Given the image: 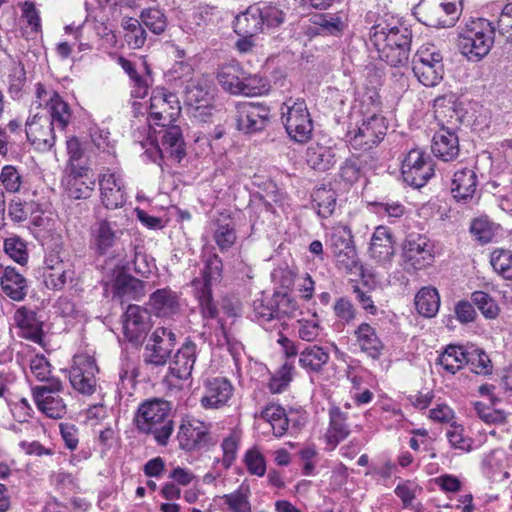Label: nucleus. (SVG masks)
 <instances>
[{
	"label": "nucleus",
	"mask_w": 512,
	"mask_h": 512,
	"mask_svg": "<svg viewBox=\"0 0 512 512\" xmlns=\"http://www.w3.org/2000/svg\"><path fill=\"white\" fill-rule=\"evenodd\" d=\"M192 74V67L184 62L176 63L172 69L173 79L185 84V102L195 109L194 117L206 122L208 117L213 116L215 110L211 105L213 85L208 78L204 76L193 78Z\"/></svg>",
	"instance_id": "1"
},
{
	"label": "nucleus",
	"mask_w": 512,
	"mask_h": 512,
	"mask_svg": "<svg viewBox=\"0 0 512 512\" xmlns=\"http://www.w3.org/2000/svg\"><path fill=\"white\" fill-rule=\"evenodd\" d=\"M370 40L379 59L390 66L400 67L408 62L411 38L406 28L377 25Z\"/></svg>",
	"instance_id": "2"
},
{
	"label": "nucleus",
	"mask_w": 512,
	"mask_h": 512,
	"mask_svg": "<svg viewBox=\"0 0 512 512\" xmlns=\"http://www.w3.org/2000/svg\"><path fill=\"white\" fill-rule=\"evenodd\" d=\"M171 406L162 399L143 402L136 414V427L144 434L152 435L158 445L166 446L174 431V422L170 418Z\"/></svg>",
	"instance_id": "3"
},
{
	"label": "nucleus",
	"mask_w": 512,
	"mask_h": 512,
	"mask_svg": "<svg viewBox=\"0 0 512 512\" xmlns=\"http://www.w3.org/2000/svg\"><path fill=\"white\" fill-rule=\"evenodd\" d=\"M495 37V28L486 19L473 20L460 34L458 47L470 61H479L491 50Z\"/></svg>",
	"instance_id": "4"
},
{
	"label": "nucleus",
	"mask_w": 512,
	"mask_h": 512,
	"mask_svg": "<svg viewBox=\"0 0 512 512\" xmlns=\"http://www.w3.org/2000/svg\"><path fill=\"white\" fill-rule=\"evenodd\" d=\"M222 273V260L217 254L212 253L204 260V268L202 271L203 278H195L191 282L194 295L198 300L204 319H215L218 315V309L212 298L211 284L220 281Z\"/></svg>",
	"instance_id": "5"
},
{
	"label": "nucleus",
	"mask_w": 512,
	"mask_h": 512,
	"mask_svg": "<svg viewBox=\"0 0 512 512\" xmlns=\"http://www.w3.org/2000/svg\"><path fill=\"white\" fill-rule=\"evenodd\" d=\"M281 121L290 139L296 143H307L313 132V121L307 104L302 98H288L281 105Z\"/></svg>",
	"instance_id": "6"
},
{
	"label": "nucleus",
	"mask_w": 512,
	"mask_h": 512,
	"mask_svg": "<svg viewBox=\"0 0 512 512\" xmlns=\"http://www.w3.org/2000/svg\"><path fill=\"white\" fill-rule=\"evenodd\" d=\"M412 65L414 75L426 87H434L443 79V57L432 44L423 45L418 49L413 57Z\"/></svg>",
	"instance_id": "7"
},
{
	"label": "nucleus",
	"mask_w": 512,
	"mask_h": 512,
	"mask_svg": "<svg viewBox=\"0 0 512 512\" xmlns=\"http://www.w3.org/2000/svg\"><path fill=\"white\" fill-rule=\"evenodd\" d=\"M35 96L38 106H44L51 124L59 131H64L72 121L73 113L69 104L53 89L43 84L35 85Z\"/></svg>",
	"instance_id": "8"
},
{
	"label": "nucleus",
	"mask_w": 512,
	"mask_h": 512,
	"mask_svg": "<svg viewBox=\"0 0 512 512\" xmlns=\"http://www.w3.org/2000/svg\"><path fill=\"white\" fill-rule=\"evenodd\" d=\"M401 173L405 183L421 188L434 175L433 160L423 150L411 149L402 161Z\"/></svg>",
	"instance_id": "9"
},
{
	"label": "nucleus",
	"mask_w": 512,
	"mask_h": 512,
	"mask_svg": "<svg viewBox=\"0 0 512 512\" xmlns=\"http://www.w3.org/2000/svg\"><path fill=\"white\" fill-rule=\"evenodd\" d=\"M222 87L233 94L256 95L261 93V77L242 70L238 64L223 66L217 74Z\"/></svg>",
	"instance_id": "10"
},
{
	"label": "nucleus",
	"mask_w": 512,
	"mask_h": 512,
	"mask_svg": "<svg viewBox=\"0 0 512 512\" xmlns=\"http://www.w3.org/2000/svg\"><path fill=\"white\" fill-rule=\"evenodd\" d=\"M327 243L340 269L351 272L358 266L359 259L353 244L352 233L347 226H334Z\"/></svg>",
	"instance_id": "11"
},
{
	"label": "nucleus",
	"mask_w": 512,
	"mask_h": 512,
	"mask_svg": "<svg viewBox=\"0 0 512 512\" xmlns=\"http://www.w3.org/2000/svg\"><path fill=\"white\" fill-rule=\"evenodd\" d=\"M102 282L111 286L113 297L121 301L139 300L145 295L144 282L127 274L119 265L105 271Z\"/></svg>",
	"instance_id": "12"
},
{
	"label": "nucleus",
	"mask_w": 512,
	"mask_h": 512,
	"mask_svg": "<svg viewBox=\"0 0 512 512\" xmlns=\"http://www.w3.org/2000/svg\"><path fill=\"white\" fill-rule=\"evenodd\" d=\"M180 113V101L176 94L164 88H156L152 91L149 115L155 125H170L178 119Z\"/></svg>",
	"instance_id": "13"
},
{
	"label": "nucleus",
	"mask_w": 512,
	"mask_h": 512,
	"mask_svg": "<svg viewBox=\"0 0 512 512\" xmlns=\"http://www.w3.org/2000/svg\"><path fill=\"white\" fill-rule=\"evenodd\" d=\"M179 448L191 452L207 448L212 444L210 426L192 417H184L176 435Z\"/></svg>",
	"instance_id": "14"
},
{
	"label": "nucleus",
	"mask_w": 512,
	"mask_h": 512,
	"mask_svg": "<svg viewBox=\"0 0 512 512\" xmlns=\"http://www.w3.org/2000/svg\"><path fill=\"white\" fill-rule=\"evenodd\" d=\"M99 368L95 359L88 354H77L69 370V380L72 387L83 395H92L96 391V374Z\"/></svg>",
	"instance_id": "15"
},
{
	"label": "nucleus",
	"mask_w": 512,
	"mask_h": 512,
	"mask_svg": "<svg viewBox=\"0 0 512 512\" xmlns=\"http://www.w3.org/2000/svg\"><path fill=\"white\" fill-rule=\"evenodd\" d=\"M62 390L63 384L59 379L34 387L33 398L38 409L50 418L61 419L67 411L66 403L60 395Z\"/></svg>",
	"instance_id": "16"
},
{
	"label": "nucleus",
	"mask_w": 512,
	"mask_h": 512,
	"mask_svg": "<svg viewBox=\"0 0 512 512\" xmlns=\"http://www.w3.org/2000/svg\"><path fill=\"white\" fill-rule=\"evenodd\" d=\"M175 344L176 334L171 328H156L145 346L144 361L155 366L165 365Z\"/></svg>",
	"instance_id": "17"
},
{
	"label": "nucleus",
	"mask_w": 512,
	"mask_h": 512,
	"mask_svg": "<svg viewBox=\"0 0 512 512\" xmlns=\"http://www.w3.org/2000/svg\"><path fill=\"white\" fill-rule=\"evenodd\" d=\"M387 126L382 116L373 114L350 132L349 143L356 151H367L377 145L386 134Z\"/></svg>",
	"instance_id": "18"
},
{
	"label": "nucleus",
	"mask_w": 512,
	"mask_h": 512,
	"mask_svg": "<svg viewBox=\"0 0 512 512\" xmlns=\"http://www.w3.org/2000/svg\"><path fill=\"white\" fill-rule=\"evenodd\" d=\"M55 130L47 115L36 113L28 117L25 124V132L28 141L35 149L46 152L52 149L56 142Z\"/></svg>",
	"instance_id": "19"
},
{
	"label": "nucleus",
	"mask_w": 512,
	"mask_h": 512,
	"mask_svg": "<svg viewBox=\"0 0 512 512\" xmlns=\"http://www.w3.org/2000/svg\"><path fill=\"white\" fill-rule=\"evenodd\" d=\"M237 128L250 134L263 130L270 119L269 107L253 102H243L237 105Z\"/></svg>",
	"instance_id": "20"
},
{
	"label": "nucleus",
	"mask_w": 512,
	"mask_h": 512,
	"mask_svg": "<svg viewBox=\"0 0 512 512\" xmlns=\"http://www.w3.org/2000/svg\"><path fill=\"white\" fill-rule=\"evenodd\" d=\"M234 392L231 382L223 377L208 378L203 382L200 405L206 410L221 409L226 406Z\"/></svg>",
	"instance_id": "21"
},
{
	"label": "nucleus",
	"mask_w": 512,
	"mask_h": 512,
	"mask_svg": "<svg viewBox=\"0 0 512 512\" xmlns=\"http://www.w3.org/2000/svg\"><path fill=\"white\" fill-rule=\"evenodd\" d=\"M101 202L107 209L122 207L127 199L122 176L107 170L99 177Z\"/></svg>",
	"instance_id": "22"
},
{
	"label": "nucleus",
	"mask_w": 512,
	"mask_h": 512,
	"mask_svg": "<svg viewBox=\"0 0 512 512\" xmlns=\"http://www.w3.org/2000/svg\"><path fill=\"white\" fill-rule=\"evenodd\" d=\"M149 329L150 315L148 311L138 305H129L123 319L125 338L133 344H139Z\"/></svg>",
	"instance_id": "23"
},
{
	"label": "nucleus",
	"mask_w": 512,
	"mask_h": 512,
	"mask_svg": "<svg viewBox=\"0 0 512 512\" xmlns=\"http://www.w3.org/2000/svg\"><path fill=\"white\" fill-rule=\"evenodd\" d=\"M122 235L123 231L116 222H111L107 219H99L91 226V244L99 255L107 254L120 240Z\"/></svg>",
	"instance_id": "24"
},
{
	"label": "nucleus",
	"mask_w": 512,
	"mask_h": 512,
	"mask_svg": "<svg viewBox=\"0 0 512 512\" xmlns=\"http://www.w3.org/2000/svg\"><path fill=\"white\" fill-rule=\"evenodd\" d=\"M403 258L413 269L420 270L433 260L432 248L426 237L410 235L405 241Z\"/></svg>",
	"instance_id": "25"
},
{
	"label": "nucleus",
	"mask_w": 512,
	"mask_h": 512,
	"mask_svg": "<svg viewBox=\"0 0 512 512\" xmlns=\"http://www.w3.org/2000/svg\"><path fill=\"white\" fill-rule=\"evenodd\" d=\"M368 252L370 257L381 265L391 263L395 254V241L389 228L382 225L375 228Z\"/></svg>",
	"instance_id": "26"
},
{
	"label": "nucleus",
	"mask_w": 512,
	"mask_h": 512,
	"mask_svg": "<svg viewBox=\"0 0 512 512\" xmlns=\"http://www.w3.org/2000/svg\"><path fill=\"white\" fill-rule=\"evenodd\" d=\"M328 414L329 425L324 439L329 448L334 450L339 443L347 439L351 434L349 415L337 406L331 407Z\"/></svg>",
	"instance_id": "27"
},
{
	"label": "nucleus",
	"mask_w": 512,
	"mask_h": 512,
	"mask_svg": "<svg viewBox=\"0 0 512 512\" xmlns=\"http://www.w3.org/2000/svg\"><path fill=\"white\" fill-rule=\"evenodd\" d=\"M355 345L370 358L377 360L383 354L384 343L377 334L376 329L369 323L363 322L353 332Z\"/></svg>",
	"instance_id": "28"
},
{
	"label": "nucleus",
	"mask_w": 512,
	"mask_h": 512,
	"mask_svg": "<svg viewBox=\"0 0 512 512\" xmlns=\"http://www.w3.org/2000/svg\"><path fill=\"white\" fill-rule=\"evenodd\" d=\"M313 27L310 28L314 35L341 36L348 26L345 13H320L312 17Z\"/></svg>",
	"instance_id": "29"
},
{
	"label": "nucleus",
	"mask_w": 512,
	"mask_h": 512,
	"mask_svg": "<svg viewBox=\"0 0 512 512\" xmlns=\"http://www.w3.org/2000/svg\"><path fill=\"white\" fill-rule=\"evenodd\" d=\"M196 357V344L191 341L185 342L171 361L169 373L180 380L188 379L192 374Z\"/></svg>",
	"instance_id": "30"
},
{
	"label": "nucleus",
	"mask_w": 512,
	"mask_h": 512,
	"mask_svg": "<svg viewBox=\"0 0 512 512\" xmlns=\"http://www.w3.org/2000/svg\"><path fill=\"white\" fill-rule=\"evenodd\" d=\"M337 159V149L331 145L313 143L306 151L307 163L316 171L330 170L336 164Z\"/></svg>",
	"instance_id": "31"
},
{
	"label": "nucleus",
	"mask_w": 512,
	"mask_h": 512,
	"mask_svg": "<svg viewBox=\"0 0 512 512\" xmlns=\"http://www.w3.org/2000/svg\"><path fill=\"white\" fill-rule=\"evenodd\" d=\"M477 175L474 170L462 167L455 171L451 181V192L457 201L466 202L475 194Z\"/></svg>",
	"instance_id": "32"
},
{
	"label": "nucleus",
	"mask_w": 512,
	"mask_h": 512,
	"mask_svg": "<svg viewBox=\"0 0 512 512\" xmlns=\"http://www.w3.org/2000/svg\"><path fill=\"white\" fill-rule=\"evenodd\" d=\"M442 3L434 0H421L414 8V14L420 22L429 27H451V21L444 20Z\"/></svg>",
	"instance_id": "33"
},
{
	"label": "nucleus",
	"mask_w": 512,
	"mask_h": 512,
	"mask_svg": "<svg viewBox=\"0 0 512 512\" xmlns=\"http://www.w3.org/2000/svg\"><path fill=\"white\" fill-rule=\"evenodd\" d=\"M431 149L437 158L445 162L452 161L460 152L458 136L452 131L441 129L433 136Z\"/></svg>",
	"instance_id": "34"
},
{
	"label": "nucleus",
	"mask_w": 512,
	"mask_h": 512,
	"mask_svg": "<svg viewBox=\"0 0 512 512\" xmlns=\"http://www.w3.org/2000/svg\"><path fill=\"white\" fill-rule=\"evenodd\" d=\"M267 423L276 437L283 436L289 426L285 409L275 403L266 405L259 415L255 416Z\"/></svg>",
	"instance_id": "35"
},
{
	"label": "nucleus",
	"mask_w": 512,
	"mask_h": 512,
	"mask_svg": "<svg viewBox=\"0 0 512 512\" xmlns=\"http://www.w3.org/2000/svg\"><path fill=\"white\" fill-rule=\"evenodd\" d=\"M3 292L15 301H21L27 294L25 278L10 266L6 267L0 279Z\"/></svg>",
	"instance_id": "36"
},
{
	"label": "nucleus",
	"mask_w": 512,
	"mask_h": 512,
	"mask_svg": "<svg viewBox=\"0 0 512 512\" xmlns=\"http://www.w3.org/2000/svg\"><path fill=\"white\" fill-rule=\"evenodd\" d=\"M330 359L328 351L318 345H311L301 351L299 364L308 373H320Z\"/></svg>",
	"instance_id": "37"
},
{
	"label": "nucleus",
	"mask_w": 512,
	"mask_h": 512,
	"mask_svg": "<svg viewBox=\"0 0 512 512\" xmlns=\"http://www.w3.org/2000/svg\"><path fill=\"white\" fill-rule=\"evenodd\" d=\"M161 145L171 156L181 159L185 155L184 140L181 128L174 123L161 126Z\"/></svg>",
	"instance_id": "38"
},
{
	"label": "nucleus",
	"mask_w": 512,
	"mask_h": 512,
	"mask_svg": "<svg viewBox=\"0 0 512 512\" xmlns=\"http://www.w3.org/2000/svg\"><path fill=\"white\" fill-rule=\"evenodd\" d=\"M149 304L158 316H168L178 309V296L169 288L158 289L150 295Z\"/></svg>",
	"instance_id": "39"
},
{
	"label": "nucleus",
	"mask_w": 512,
	"mask_h": 512,
	"mask_svg": "<svg viewBox=\"0 0 512 512\" xmlns=\"http://www.w3.org/2000/svg\"><path fill=\"white\" fill-rule=\"evenodd\" d=\"M415 306L420 315L434 317L440 307L438 291L432 287L421 288L415 296Z\"/></svg>",
	"instance_id": "40"
},
{
	"label": "nucleus",
	"mask_w": 512,
	"mask_h": 512,
	"mask_svg": "<svg viewBox=\"0 0 512 512\" xmlns=\"http://www.w3.org/2000/svg\"><path fill=\"white\" fill-rule=\"evenodd\" d=\"M312 202L317 214L322 218H328L336 209L337 194L330 187H318L312 193Z\"/></svg>",
	"instance_id": "41"
},
{
	"label": "nucleus",
	"mask_w": 512,
	"mask_h": 512,
	"mask_svg": "<svg viewBox=\"0 0 512 512\" xmlns=\"http://www.w3.org/2000/svg\"><path fill=\"white\" fill-rule=\"evenodd\" d=\"M95 181L81 174H70L67 177L65 191L69 198L87 199L92 195Z\"/></svg>",
	"instance_id": "42"
},
{
	"label": "nucleus",
	"mask_w": 512,
	"mask_h": 512,
	"mask_svg": "<svg viewBox=\"0 0 512 512\" xmlns=\"http://www.w3.org/2000/svg\"><path fill=\"white\" fill-rule=\"evenodd\" d=\"M15 319L17 325L22 329L23 336L34 342H40L42 339V322L36 318L34 312L25 309H19L16 312Z\"/></svg>",
	"instance_id": "43"
},
{
	"label": "nucleus",
	"mask_w": 512,
	"mask_h": 512,
	"mask_svg": "<svg viewBox=\"0 0 512 512\" xmlns=\"http://www.w3.org/2000/svg\"><path fill=\"white\" fill-rule=\"evenodd\" d=\"M466 349L462 346L448 345L439 355L437 364L447 373L454 375L465 365Z\"/></svg>",
	"instance_id": "44"
},
{
	"label": "nucleus",
	"mask_w": 512,
	"mask_h": 512,
	"mask_svg": "<svg viewBox=\"0 0 512 512\" xmlns=\"http://www.w3.org/2000/svg\"><path fill=\"white\" fill-rule=\"evenodd\" d=\"M260 15L258 5L248 7L241 16L237 17L236 31L250 37L263 31Z\"/></svg>",
	"instance_id": "45"
},
{
	"label": "nucleus",
	"mask_w": 512,
	"mask_h": 512,
	"mask_svg": "<svg viewBox=\"0 0 512 512\" xmlns=\"http://www.w3.org/2000/svg\"><path fill=\"white\" fill-rule=\"evenodd\" d=\"M251 491L247 484H241L235 491L225 494L222 499L231 512H251Z\"/></svg>",
	"instance_id": "46"
},
{
	"label": "nucleus",
	"mask_w": 512,
	"mask_h": 512,
	"mask_svg": "<svg viewBox=\"0 0 512 512\" xmlns=\"http://www.w3.org/2000/svg\"><path fill=\"white\" fill-rule=\"evenodd\" d=\"M53 270L44 272V283L54 290L62 289L68 280H72L74 271L66 263H58Z\"/></svg>",
	"instance_id": "47"
},
{
	"label": "nucleus",
	"mask_w": 512,
	"mask_h": 512,
	"mask_svg": "<svg viewBox=\"0 0 512 512\" xmlns=\"http://www.w3.org/2000/svg\"><path fill=\"white\" fill-rule=\"evenodd\" d=\"M464 427L455 422L451 423L446 431V437L453 449L461 452H470L473 446V439L465 435Z\"/></svg>",
	"instance_id": "48"
},
{
	"label": "nucleus",
	"mask_w": 512,
	"mask_h": 512,
	"mask_svg": "<svg viewBox=\"0 0 512 512\" xmlns=\"http://www.w3.org/2000/svg\"><path fill=\"white\" fill-rule=\"evenodd\" d=\"M465 358V365L469 366L473 373L483 375L490 373L491 361L484 351L478 348L468 349Z\"/></svg>",
	"instance_id": "49"
},
{
	"label": "nucleus",
	"mask_w": 512,
	"mask_h": 512,
	"mask_svg": "<svg viewBox=\"0 0 512 512\" xmlns=\"http://www.w3.org/2000/svg\"><path fill=\"white\" fill-rule=\"evenodd\" d=\"M8 92L12 98H20L26 84V71L22 63L13 62L7 76Z\"/></svg>",
	"instance_id": "50"
},
{
	"label": "nucleus",
	"mask_w": 512,
	"mask_h": 512,
	"mask_svg": "<svg viewBox=\"0 0 512 512\" xmlns=\"http://www.w3.org/2000/svg\"><path fill=\"white\" fill-rule=\"evenodd\" d=\"M141 23L154 34H161L167 27V18L158 8H147L141 12Z\"/></svg>",
	"instance_id": "51"
},
{
	"label": "nucleus",
	"mask_w": 512,
	"mask_h": 512,
	"mask_svg": "<svg viewBox=\"0 0 512 512\" xmlns=\"http://www.w3.org/2000/svg\"><path fill=\"white\" fill-rule=\"evenodd\" d=\"M493 269L505 279L512 280V252L504 249L495 250L491 254Z\"/></svg>",
	"instance_id": "52"
},
{
	"label": "nucleus",
	"mask_w": 512,
	"mask_h": 512,
	"mask_svg": "<svg viewBox=\"0 0 512 512\" xmlns=\"http://www.w3.org/2000/svg\"><path fill=\"white\" fill-rule=\"evenodd\" d=\"M473 303L481 313L488 319H494L499 314V307L496 301L484 291H475L471 295Z\"/></svg>",
	"instance_id": "53"
},
{
	"label": "nucleus",
	"mask_w": 512,
	"mask_h": 512,
	"mask_svg": "<svg viewBox=\"0 0 512 512\" xmlns=\"http://www.w3.org/2000/svg\"><path fill=\"white\" fill-rule=\"evenodd\" d=\"M240 441L241 435L237 431H232L223 439L221 444L223 451L222 463L225 468H229L236 459Z\"/></svg>",
	"instance_id": "54"
},
{
	"label": "nucleus",
	"mask_w": 512,
	"mask_h": 512,
	"mask_svg": "<svg viewBox=\"0 0 512 512\" xmlns=\"http://www.w3.org/2000/svg\"><path fill=\"white\" fill-rule=\"evenodd\" d=\"M274 303L276 306V318L282 319L284 317H296L298 315L299 306L296 300L287 294H275Z\"/></svg>",
	"instance_id": "55"
},
{
	"label": "nucleus",
	"mask_w": 512,
	"mask_h": 512,
	"mask_svg": "<svg viewBox=\"0 0 512 512\" xmlns=\"http://www.w3.org/2000/svg\"><path fill=\"white\" fill-rule=\"evenodd\" d=\"M333 312L335 317L342 324L352 323L357 316V310L353 303L346 297L336 299L333 304Z\"/></svg>",
	"instance_id": "56"
},
{
	"label": "nucleus",
	"mask_w": 512,
	"mask_h": 512,
	"mask_svg": "<svg viewBox=\"0 0 512 512\" xmlns=\"http://www.w3.org/2000/svg\"><path fill=\"white\" fill-rule=\"evenodd\" d=\"M322 332L318 317L314 314L310 319L298 320V335L307 342L317 340Z\"/></svg>",
	"instance_id": "57"
},
{
	"label": "nucleus",
	"mask_w": 512,
	"mask_h": 512,
	"mask_svg": "<svg viewBox=\"0 0 512 512\" xmlns=\"http://www.w3.org/2000/svg\"><path fill=\"white\" fill-rule=\"evenodd\" d=\"M253 313L260 323H266L276 318V306L274 297L269 300L264 298L255 299L253 301Z\"/></svg>",
	"instance_id": "58"
},
{
	"label": "nucleus",
	"mask_w": 512,
	"mask_h": 512,
	"mask_svg": "<svg viewBox=\"0 0 512 512\" xmlns=\"http://www.w3.org/2000/svg\"><path fill=\"white\" fill-rule=\"evenodd\" d=\"M0 181L7 192L16 193L22 185V175L16 167L5 165L0 173Z\"/></svg>",
	"instance_id": "59"
},
{
	"label": "nucleus",
	"mask_w": 512,
	"mask_h": 512,
	"mask_svg": "<svg viewBox=\"0 0 512 512\" xmlns=\"http://www.w3.org/2000/svg\"><path fill=\"white\" fill-rule=\"evenodd\" d=\"M259 13L262 22V27L275 28L283 24L285 21L286 13L280 8L272 5L259 6Z\"/></svg>",
	"instance_id": "60"
},
{
	"label": "nucleus",
	"mask_w": 512,
	"mask_h": 512,
	"mask_svg": "<svg viewBox=\"0 0 512 512\" xmlns=\"http://www.w3.org/2000/svg\"><path fill=\"white\" fill-rule=\"evenodd\" d=\"M374 212L388 219H397L405 214V207L398 201L375 202L372 204Z\"/></svg>",
	"instance_id": "61"
},
{
	"label": "nucleus",
	"mask_w": 512,
	"mask_h": 512,
	"mask_svg": "<svg viewBox=\"0 0 512 512\" xmlns=\"http://www.w3.org/2000/svg\"><path fill=\"white\" fill-rule=\"evenodd\" d=\"M214 240L221 252L227 251L236 241V233L229 224L219 225L214 232Z\"/></svg>",
	"instance_id": "62"
},
{
	"label": "nucleus",
	"mask_w": 512,
	"mask_h": 512,
	"mask_svg": "<svg viewBox=\"0 0 512 512\" xmlns=\"http://www.w3.org/2000/svg\"><path fill=\"white\" fill-rule=\"evenodd\" d=\"M30 370L37 380L46 382V384H49L50 380L55 379L50 376L51 365L44 356L36 355L33 357L30 361Z\"/></svg>",
	"instance_id": "63"
},
{
	"label": "nucleus",
	"mask_w": 512,
	"mask_h": 512,
	"mask_svg": "<svg viewBox=\"0 0 512 512\" xmlns=\"http://www.w3.org/2000/svg\"><path fill=\"white\" fill-rule=\"evenodd\" d=\"M245 464L247 470L256 476H263L266 472V462L264 456L255 448L249 449L245 454Z\"/></svg>",
	"instance_id": "64"
}]
</instances>
